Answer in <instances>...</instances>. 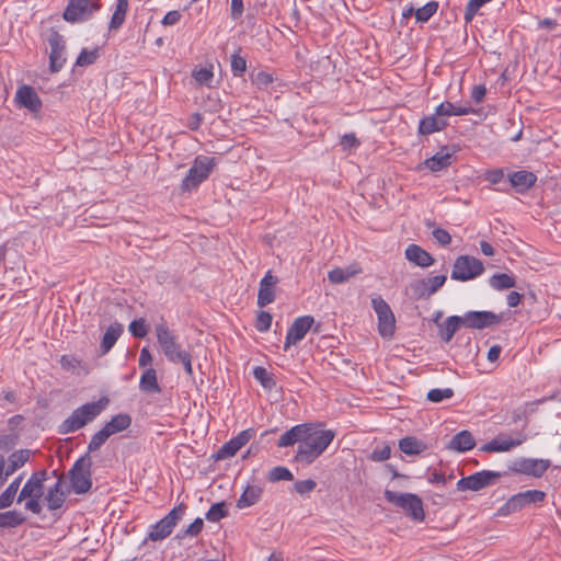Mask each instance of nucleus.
Listing matches in <instances>:
<instances>
[{"label": "nucleus", "instance_id": "f257e3e1", "mask_svg": "<svg viewBox=\"0 0 561 561\" xmlns=\"http://www.w3.org/2000/svg\"><path fill=\"white\" fill-rule=\"evenodd\" d=\"M335 433L331 430L314 431L309 424V431L305 433L302 444L298 445L295 459L298 462L311 463L317 459L332 443Z\"/></svg>", "mask_w": 561, "mask_h": 561}, {"label": "nucleus", "instance_id": "f03ea898", "mask_svg": "<svg viewBox=\"0 0 561 561\" xmlns=\"http://www.w3.org/2000/svg\"><path fill=\"white\" fill-rule=\"evenodd\" d=\"M104 405L102 400H100L79 407L59 425L58 432L65 435L82 428L102 412Z\"/></svg>", "mask_w": 561, "mask_h": 561}, {"label": "nucleus", "instance_id": "7ed1b4c3", "mask_svg": "<svg viewBox=\"0 0 561 561\" xmlns=\"http://www.w3.org/2000/svg\"><path fill=\"white\" fill-rule=\"evenodd\" d=\"M46 480V471H37L26 481L22 488L18 502L26 500L25 508L34 514L42 512V505L39 503L41 497L44 495V481Z\"/></svg>", "mask_w": 561, "mask_h": 561}, {"label": "nucleus", "instance_id": "20e7f679", "mask_svg": "<svg viewBox=\"0 0 561 561\" xmlns=\"http://www.w3.org/2000/svg\"><path fill=\"white\" fill-rule=\"evenodd\" d=\"M385 499L401 508L404 514L413 520L422 522L425 518L423 502L420 496L413 493H397L394 491L386 490Z\"/></svg>", "mask_w": 561, "mask_h": 561}, {"label": "nucleus", "instance_id": "39448f33", "mask_svg": "<svg viewBox=\"0 0 561 561\" xmlns=\"http://www.w3.org/2000/svg\"><path fill=\"white\" fill-rule=\"evenodd\" d=\"M156 334L159 346L171 363H174L187 351L183 350L178 341V336L169 329L165 322H161L156 325Z\"/></svg>", "mask_w": 561, "mask_h": 561}, {"label": "nucleus", "instance_id": "423d86ee", "mask_svg": "<svg viewBox=\"0 0 561 561\" xmlns=\"http://www.w3.org/2000/svg\"><path fill=\"white\" fill-rule=\"evenodd\" d=\"M215 167V159L199 156L195 158L192 167L188 170L187 175L182 181L183 191H192L197 187L199 183L205 181L213 168Z\"/></svg>", "mask_w": 561, "mask_h": 561}, {"label": "nucleus", "instance_id": "0eeeda50", "mask_svg": "<svg viewBox=\"0 0 561 561\" xmlns=\"http://www.w3.org/2000/svg\"><path fill=\"white\" fill-rule=\"evenodd\" d=\"M185 511L186 505L184 503H180L167 516L151 527L146 540L159 541L170 536L173 528L184 516Z\"/></svg>", "mask_w": 561, "mask_h": 561}, {"label": "nucleus", "instance_id": "6e6552de", "mask_svg": "<svg viewBox=\"0 0 561 561\" xmlns=\"http://www.w3.org/2000/svg\"><path fill=\"white\" fill-rule=\"evenodd\" d=\"M91 458L89 456L81 457L77 460L70 470V481L75 493L83 494L87 493L91 486Z\"/></svg>", "mask_w": 561, "mask_h": 561}, {"label": "nucleus", "instance_id": "1a4fd4ad", "mask_svg": "<svg viewBox=\"0 0 561 561\" xmlns=\"http://www.w3.org/2000/svg\"><path fill=\"white\" fill-rule=\"evenodd\" d=\"M545 499L546 493L540 490H527L525 492H519L507 500V502L499 510V515L506 516L531 504L541 503Z\"/></svg>", "mask_w": 561, "mask_h": 561}, {"label": "nucleus", "instance_id": "9d476101", "mask_svg": "<svg viewBox=\"0 0 561 561\" xmlns=\"http://www.w3.org/2000/svg\"><path fill=\"white\" fill-rule=\"evenodd\" d=\"M371 305L378 318V332L386 339H392L396 331V318L390 306L381 298L371 299Z\"/></svg>", "mask_w": 561, "mask_h": 561}, {"label": "nucleus", "instance_id": "9b49d317", "mask_svg": "<svg viewBox=\"0 0 561 561\" xmlns=\"http://www.w3.org/2000/svg\"><path fill=\"white\" fill-rule=\"evenodd\" d=\"M483 271L484 267L480 260L469 255H461L454 263L451 278L466 282L478 277Z\"/></svg>", "mask_w": 561, "mask_h": 561}, {"label": "nucleus", "instance_id": "f8f14e48", "mask_svg": "<svg viewBox=\"0 0 561 561\" xmlns=\"http://www.w3.org/2000/svg\"><path fill=\"white\" fill-rule=\"evenodd\" d=\"M501 477L500 472L482 470L476 472L469 477L462 478L457 482V489L459 491H480L489 485L495 483Z\"/></svg>", "mask_w": 561, "mask_h": 561}, {"label": "nucleus", "instance_id": "ddd939ff", "mask_svg": "<svg viewBox=\"0 0 561 561\" xmlns=\"http://www.w3.org/2000/svg\"><path fill=\"white\" fill-rule=\"evenodd\" d=\"M527 439L522 432L515 435L499 434L496 437L484 444L480 450L484 453H505L520 446Z\"/></svg>", "mask_w": 561, "mask_h": 561}, {"label": "nucleus", "instance_id": "4468645a", "mask_svg": "<svg viewBox=\"0 0 561 561\" xmlns=\"http://www.w3.org/2000/svg\"><path fill=\"white\" fill-rule=\"evenodd\" d=\"M462 320L463 327L482 330L500 324L503 316L492 311H468L462 316Z\"/></svg>", "mask_w": 561, "mask_h": 561}, {"label": "nucleus", "instance_id": "2eb2a0df", "mask_svg": "<svg viewBox=\"0 0 561 561\" xmlns=\"http://www.w3.org/2000/svg\"><path fill=\"white\" fill-rule=\"evenodd\" d=\"M549 467L548 459L519 458L512 462L510 469L516 473L541 478Z\"/></svg>", "mask_w": 561, "mask_h": 561}, {"label": "nucleus", "instance_id": "dca6fc26", "mask_svg": "<svg viewBox=\"0 0 561 561\" xmlns=\"http://www.w3.org/2000/svg\"><path fill=\"white\" fill-rule=\"evenodd\" d=\"M99 5L93 0H70L65 12L64 19L75 23L88 19Z\"/></svg>", "mask_w": 561, "mask_h": 561}, {"label": "nucleus", "instance_id": "f3484780", "mask_svg": "<svg viewBox=\"0 0 561 561\" xmlns=\"http://www.w3.org/2000/svg\"><path fill=\"white\" fill-rule=\"evenodd\" d=\"M446 279V275H436L433 277L417 279L413 282L410 287L416 299H426L443 287Z\"/></svg>", "mask_w": 561, "mask_h": 561}, {"label": "nucleus", "instance_id": "a211bd4d", "mask_svg": "<svg viewBox=\"0 0 561 561\" xmlns=\"http://www.w3.org/2000/svg\"><path fill=\"white\" fill-rule=\"evenodd\" d=\"M253 436V428H247L240 432L236 437L231 438L219 448L216 454V459L224 460L233 457Z\"/></svg>", "mask_w": 561, "mask_h": 561}, {"label": "nucleus", "instance_id": "6ab92c4d", "mask_svg": "<svg viewBox=\"0 0 561 561\" xmlns=\"http://www.w3.org/2000/svg\"><path fill=\"white\" fill-rule=\"evenodd\" d=\"M313 323L314 319L311 316H302L297 318L288 329L284 348L288 350L290 345H295L301 341L307 332L311 329Z\"/></svg>", "mask_w": 561, "mask_h": 561}, {"label": "nucleus", "instance_id": "aec40b11", "mask_svg": "<svg viewBox=\"0 0 561 561\" xmlns=\"http://www.w3.org/2000/svg\"><path fill=\"white\" fill-rule=\"evenodd\" d=\"M16 103L31 112H38L42 107V101L35 90L30 85L19 88L15 94Z\"/></svg>", "mask_w": 561, "mask_h": 561}, {"label": "nucleus", "instance_id": "412c9836", "mask_svg": "<svg viewBox=\"0 0 561 561\" xmlns=\"http://www.w3.org/2000/svg\"><path fill=\"white\" fill-rule=\"evenodd\" d=\"M278 283V278L273 276L271 271H268L265 276L260 282V288L257 294V305L260 307H265L270 305L275 299L274 287Z\"/></svg>", "mask_w": 561, "mask_h": 561}, {"label": "nucleus", "instance_id": "4be33fe9", "mask_svg": "<svg viewBox=\"0 0 561 561\" xmlns=\"http://www.w3.org/2000/svg\"><path fill=\"white\" fill-rule=\"evenodd\" d=\"M405 259L420 266V267H428L434 264L435 260L434 257L424 249H422L420 245L416 244H410L405 249Z\"/></svg>", "mask_w": 561, "mask_h": 561}, {"label": "nucleus", "instance_id": "5701e85b", "mask_svg": "<svg viewBox=\"0 0 561 561\" xmlns=\"http://www.w3.org/2000/svg\"><path fill=\"white\" fill-rule=\"evenodd\" d=\"M362 271L363 270L358 263H353L346 267H336L330 271L328 278L332 284H342L360 274Z\"/></svg>", "mask_w": 561, "mask_h": 561}, {"label": "nucleus", "instance_id": "b1692460", "mask_svg": "<svg viewBox=\"0 0 561 561\" xmlns=\"http://www.w3.org/2000/svg\"><path fill=\"white\" fill-rule=\"evenodd\" d=\"M474 445H476V440H474L472 434L469 431L463 430V431L459 432L458 434H456L450 439L447 447L450 450L463 453V451H468V450L472 449L474 447Z\"/></svg>", "mask_w": 561, "mask_h": 561}, {"label": "nucleus", "instance_id": "393cba45", "mask_svg": "<svg viewBox=\"0 0 561 561\" xmlns=\"http://www.w3.org/2000/svg\"><path fill=\"white\" fill-rule=\"evenodd\" d=\"M309 431V424H299L284 433L278 439L279 447L293 446L295 443L302 444L305 433Z\"/></svg>", "mask_w": 561, "mask_h": 561}, {"label": "nucleus", "instance_id": "a878e982", "mask_svg": "<svg viewBox=\"0 0 561 561\" xmlns=\"http://www.w3.org/2000/svg\"><path fill=\"white\" fill-rule=\"evenodd\" d=\"M453 152H449L447 148H443L433 157L426 159L424 164L427 169L433 172L440 171L451 164Z\"/></svg>", "mask_w": 561, "mask_h": 561}, {"label": "nucleus", "instance_id": "bb28decb", "mask_svg": "<svg viewBox=\"0 0 561 561\" xmlns=\"http://www.w3.org/2000/svg\"><path fill=\"white\" fill-rule=\"evenodd\" d=\"M447 126V121L435 114L421 119L419 124V133L421 135H431L436 131L443 130Z\"/></svg>", "mask_w": 561, "mask_h": 561}, {"label": "nucleus", "instance_id": "cd10ccee", "mask_svg": "<svg viewBox=\"0 0 561 561\" xmlns=\"http://www.w3.org/2000/svg\"><path fill=\"white\" fill-rule=\"evenodd\" d=\"M463 325L462 317L450 316L442 324H438L439 335L446 343L450 342L459 328Z\"/></svg>", "mask_w": 561, "mask_h": 561}, {"label": "nucleus", "instance_id": "c85d7f7f", "mask_svg": "<svg viewBox=\"0 0 561 561\" xmlns=\"http://www.w3.org/2000/svg\"><path fill=\"white\" fill-rule=\"evenodd\" d=\"M537 180V176L529 171H517L510 175V182L517 192H525L530 188Z\"/></svg>", "mask_w": 561, "mask_h": 561}, {"label": "nucleus", "instance_id": "c756f323", "mask_svg": "<svg viewBox=\"0 0 561 561\" xmlns=\"http://www.w3.org/2000/svg\"><path fill=\"white\" fill-rule=\"evenodd\" d=\"M66 494L62 491V481L59 479L53 488H50L45 496V501L50 511L58 510L62 506Z\"/></svg>", "mask_w": 561, "mask_h": 561}, {"label": "nucleus", "instance_id": "7c9ffc66", "mask_svg": "<svg viewBox=\"0 0 561 561\" xmlns=\"http://www.w3.org/2000/svg\"><path fill=\"white\" fill-rule=\"evenodd\" d=\"M139 388L147 393H159L161 391L154 368L148 367L142 373L139 381Z\"/></svg>", "mask_w": 561, "mask_h": 561}, {"label": "nucleus", "instance_id": "2f4dec72", "mask_svg": "<svg viewBox=\"0 0 561 561\" xmlns=\"http://www.w3.org/2000/svg\"><path fill=\"white\" fill-rule=\"evenodd\" d=\"M30 459V450L21 449L12 453L8 460H4V468L9 476L13 474L18 469L23 467Z\"/></svg>", "mask_w": 561, "mask_h": 561}, {"label": "nucleus", "instance_id": "473e14b6", "mask_svg": "<svg viewBox=\"0 0 561 561\" xmlns=\"http://www.w3.org/2000/svg\"><path fill=\"white\" fill-rule=\"evenodd\" d=\"M122 332L123 325L119 323H113L107 328L101 342L102 354H106L114 346Z\"/></svg>", "mask_w": 561, "mask_h": 561}, {"label": "nucleus", "instance_id": "72a5a7b5", "mask_svg": "<svg viewBox=\"0 0 561 561\" xmlns=\"http://www.w3.org/2000/svg\"><path fill=\"white\" fill-rule=\"evenodd\" d=\"M262 489L257 485H248L237 502L239 508H245L259 502Z\"/></svg>", "mask_w": 561, "mask_h": 561}, {"label": "nucleus", "instance_id": "f704fd0d", "mask_svg": "<svg viewBox=\"0 0 561 561\" xmlns=\"http://www.w3.org/2000/svg\"><path fill=\"white\" fill-rule=\"evenodd\" d=\"M436 115L444 118L445 116H451V115H457V116H461V115H468L470 113H472V108L469 107V106H460V105H455L450 102H444V103H440L436 110Z\"/></svg>", "mask_w": 561, "mask_h": 561}, {"label": "nucleus", "instance_id": "c9c22d12", "mask_svg": "<svg viewBox=\"0 0 561 561\" xmlns=\"http://www.w3.org/2000/svg\"><path fill=\"white\" fill-rule=\"evenodd\" d=\"M399 448L405 455H419L426 449V445L416 437L408 436L399 440Z\"/></svg>", "mask_w": 561, "mask_h": 561}, {"label": "nucleus", "instance_id": "e433bc0d", "mask_svg": "<svg viewBox=\"0 0 561 561\" xmlns=\"http://www.w3.org/2000/svg\"><path fill=\"white\" fill-rule=\"evenodd\" d=\"M131 419L128 414H117L103 427L110 433V435H113L129 427Z\"/></svg>", "mask_w": 561, "mask_h": 561}, {"label": "nucleus", "instance_id": "4c0bfd02", "mask_svg": "<svg viewBox=\"0 0 561 561\" xmlns=\"http://www.w3.org/2000/svg\"><path fill=\"white\" fill-rule=\"evenodd\" d=\"M489 284L492 288H494L496 290H504V289L515 287L516 279L512 275H508L506 273H501V274H494L492 277H490Z\"/></svg>", "mask_w": 561, "mask_h": 561}, {"label": "nucleus", "instance_id": "58836bf2", "mask_svg": "<svg viewBox=\"0 0 561 561\" xmlns=\"http://www.w3.org/2000/svg\"><path fill=\"white\" fill-rule=\"evenodd\" d=\"M128 10V1L127 0H118L116 4V9L111 19L110 28L117 30L122 26L125 20L126 12Z\"/></svg>", "mask_w": 561, "mask_h": 561}, {"label": "nucleus", "instance_id": "ea45409f", "mask_svg": "<svg viewBox=\"0 0 561 561\" xmlns=\"http://www.w3.org/2000/svg\"><path fill=\"white\" fill-rule=\"evenodd\" d=\"M25 517L22 513L16 511H9L5 513H0V526L1 527H15L23 524Z\"/></svg>", "mask_w": 561, "mask_h": 561}, {"label": "nucleus", "instance_id": "a19ab883", "mask_svg": "<svg viewBox=\"0 0 561 561\" xmlns=\"http://www.w3.org/2000/svg\"><path fill=\"white\" fill-rule=\"evenodd\" d=\"M438 3L435 1L427 2L422 8L415 11V19L417 22H427L437 11Z\"/></svg>", "mask_w": 561, "mask_h": 561}, {"label": "nucleus", "instance_id": "79ce46f5", "mask_svg": "<svg viewBox=\"0 0 561 561\" xmlns=\"http://www.w3.org/2000/svg\"><path fill=\"white\" fill-rule=\"evenodd\" d=\"M60 365L65 370H68V371L75 373V371H77V369H82V370L87 371L85 364L81 359H79L75 356H71V355L61 356Z\"/></svg>", "mask_w": 561, "mask_h": 561}, {"label": "nucleus", "instance_id": "37998d69", "mask_svg": "<svg viewBox=\"0 0 561 561\" xmlns=\"http://www.w3.org/2000/svg\"><path fill=\"white\" fill-rule=\"evenodd\" d=\"M228 511L226 508V503L220 502L210 506V508L206 513V518L209 522L216 523L219 522L221 518L226 517Z\"/></svg>", "mask_w": 561, "mask_h": 561}, {"label": "nucleus", "instance_id": "c03bdc74", "mask_svg": "<svg viewBox=\"0 0 561 561\" xmlns=\"http://www.w3.org/2000/svg\"><path fill=\"white\" fill-rule=\"evenodd\" d=\"M454 397V390L451 388L444 389H431L426 399L433 403H439L445 399H451Z\"/></svg>", "mask_w": 561, "mask_h": 561}, {"label": "nucleus", "instance_id": "a18cd8bd", "mask_svg": "<svg viewBox=\"0 0 561 561\" xmlns=\"http://www.w3.org/2000/svg\"><path fill=\"white\" fill-rule=\"evenodd\" d=\"M253 375L255 379H257L265 389L271 390L273 387H275V381L272 375L268 374L264 367H255L253 370Z\"/></svg>", "mask_w": 561, "mask_h": 561}, {"label": "nucleus", "instance_id": "49530a36", "mask_svg": "<svg viewBox=\"0 0 561 561\" xmlns=\"http://www.w3.org/2000/svg\"><path fill=\"white\" fill-rule=\"evenodd\" d=\"M110 436V433L104 427L96 432L89 443V453L99 450Z\"/></svg>", "mask_w": 561, "mask_h": 561}, {"label": "nucleus", "instance_id": "de8ad7c7", "mask_svg": "<svg viewBox=\"0 0 561 561\" xmlns=\"http://www.w3.org/2000/svg\"><path fill=\"white\" fill-rule=\"evenodd\" d=\"M98 57H99L98 48H94L92 50L83 48L77 58L76 65L79 67L92 65L98 59Z\"/></svg>", "mask_w": 561, "mask_h": 561}, {"label": "nucleus", "instance_id": "09e8293b", "mask_svg": "<svg viewBox=\"0 0 561 561\" xmlns=\"http://www.w3.org/2000/svg\"><path fill=\"white\" fill-rule=\"evenodd\" d=\"M293 479V473L285 467H275L268 473V480L272 482L280 480L291 481Z\"/></svg>", "mask_w": 561, "mask_h": 561}, {"label": "nucleus", "instance_id": "8fccbe9b", "mask_svg": "<svg viewBox=\"0 0 561 561\" xmlns=\"http://www.w3.org/2000/svg\"><path fill=\"white\" fill-rule=\"evenodd\" d=\"M192 76L198 84L209 85L210 81L213 80L214 73L210 68H199L195 69Z\"/></svg>", "mask_w": 561, "mask_h": 561}, {"label": "nucleus", "instance_id": "3c124183", "mask_svg": "<svg viewBox=\"0 0 561 561\" xmlns=\"http://www.w3.org/2000/svg\"><path fill=\"white\" fill-rule=\"evenodd\" d=\"M64 50L65 49H58L55 55L54 51H50L49 68L51 72H58L62 68L66 61V58L64 57Z\"/></svg>", "mask_w": 561, "mask_h": 561}, {"label": "nucleus", "instance_id": "603ef678", "mask_svg": "<svg viewBox=\"0 0 561 561\" xmlns=\"http://www.w3.org/2000/svg\"><path fill=\"white\" fill-rule=\"evenodd\" d=\"M129 331L135 337H145L148 333V328L146 325L145 319L134 320L129 324Z\"/></svg>", "mask_w": 561, "mask_h": 561}, {"label": "nucleus", "instance_id": "864d4df0", "mask_svg": "<svg viewBox=\"0 0 561 561\" xmlns=\"http://www.w3.org/2000/svg\"><path fill=\"white\" fill-rule=\"evenodd\" d=\"M231 70L233 76L240 77L247 70V61L243 57L238 54L231 56Z\"/></svg>", "mask_w": 561, "mask_h": 561}, {"label": "nucleus", "instance_id": "5fc2aeb1", "mask_svg": "<svg viewBox=\"0 0 561 561\" xmlns=\"http://www.w3.org/2000/svg\"><path fill=\"white\" fill-rule=\"evenodd\" d=\"M491 0H469L467 7H466V14L465 18L467 21H471L474 14L478 12V10L485 3L490 2Z\"/></svg>", "mask_w": 561, "mask_h": 561}, {"label": "nucleus", "instance_id": "6e6d98bb", "mask_svg": "<svg viewBox=\"0 0 561 561\" xmlns=\"http://www.w3.org/2000/svg\"><path fill=\"white\" fill-rule=\"evenodd\" d=\"M271 324H272L271 313H268L266 311H261L256 318V324H255L256 329L260 332H265L270 329Z\"/></svg>", "mask_w": 561, "mask_h": 561}, {"label": "nucleus", "instance_id": "4d7b16f0", "mask_svg": "<svg viewBox=\"0 0 561 561\" xmlns=\"http://www.w3.org/2000/svg\"><path fill=\"white\" fill-rule=\"evenodd\" d=\"M340 145L343 150H348L352 148H356L359 146V140L356 138L355 134H345L341 137Z\"/></svg>", "mask_w": 561, "mask_h": 561}, {"label": "nucleus", "instance_id": "13d9d810", "mask_svg": "<svg viewBox=\"0 0 561 561\" xmlns=\"http://www.w3.org/2000/svg\"><path fill=\"white\" fill-rule=\"evenodd\" d=\"M390 455H391V448L390 446L388 445H385L383 447L381 448H377L375 449L371 455H370V459L373 461H385L387 459L390 458Z\"/></svg>", "mask_w": 561, "mask_h": 561}, {"label": "nucleus", "instance_id": "bf43d9fd", "mask_svg": "<svg viewBox=\"0 0 561 561\" xmlns=\"http://www.w3.org/2000/svg\"><path fill=\"white\" fill-rule=\"evenodd\" d=\"M434 239L443 247L448 245L451 242L450 233L442 228H436L433 230Z\"/></svg>", "mask_w": 561, "mask_h": 561}, {"label": "nucleus", "instance_id": "052dcab7", "mask_svg": "<svg viewBox=\"0 0 561 561\" xmlns=\"http://www.w3.org/2000/svg\"><path fill=\"white\" fill-rule=\"evenodd\" d=\"M48 43H49V46H50V51H54V55L56 54V51L58 49H65L64 38L57 32H54V33L50 34V36L48 38Z\"/></svg>", "mask_w": 561, "mask_h": 561}, {"label": "nucleus", "instance_id": "680f3d73", "mask_svg": "<svg viewBox=\"0 0 561 561\" xmlns=\"http://www.w3.org/2000/svg\"><path fill=\"white\" fill-rule=\"evenodd\" d=\"M16 495V492L13 491V489L7 488L1 494H0V510L9 507Z\"/></svg>", "mask_w": 561, "mask_h": 561}, {"label": "nucleus", "instance_id": "e2e57ef3", "mask_svg": "<svg viewBox=\"0 0 561 561\" xmlns=\"http://www.w3.org/2000/svg\"><path fill=\"white\" fill-rule=\"evenodd\" d=\"M253 82L261 89L267 88L273 82V76L271 73L261 71L259 72Z\"/></svg>", "mask_w": 561, "mask_h": 561}, {"label": "nucleus", "instance_id": "0e129e2a", "mask_svg": "<svg viewBox=\"0 0 561 561\" xmlns=\"http://www.w3.org/2000/svg\"><path fill=\"white\" fill-rule=\"evenodd\" d=\"M316 485L317 484L313 480L307 479V480L296 482L295 490L300 494H305V493H309V492L313 491Z\"/></svg>", "mask_w": 561, "mask_h": 561}, {"label": "nucleus", "instance_id": "69168bd1", "mask_svg": "<svg viewBox=\"0 0 561 561\" xmlns=\"http://www.w3.org/2000/svg\"><path fill=\"white\" fill-rule=\"evenodd\" d=\"M204 526V522L202 518H196L188 527L185 529L184 535L186 536H197Z\"/></svg>", "mask_w": 561, "mask_h": 561}, {"label": "nucleus", "instance_id": "338daca9", "mask_svg": "<svg viewBox=\"0 0 561 561\" xmlns=\"http://www.w3.org/2000/svg\"><path fill=\"white\" fill-rule=\"evenodd\" d=\"M176 363H181L185 369V371L192 376L193 375V368H192V356L191 354L187 352V353H184L181 357H179L175 362Z\"/></svg>", "mask_w": 561, "mask_h": 561}, {"label": "nucleus", "instance_id": "774afa93", "mask_svg": "<svg viewBox=\"0 0 561 561\" xmlns=\"http://www.w3.org/2000/svg\"><path fill=\"white\" fill-rule=\"evenodd\" d=\"M151 362H152V356H151L149 350L147 347H144L140 351V355H139V359H138L139 366L147 369V367L151 364Z\"/></svg>", "mask_w": 561, "mask_h": 561}]
</instances>
